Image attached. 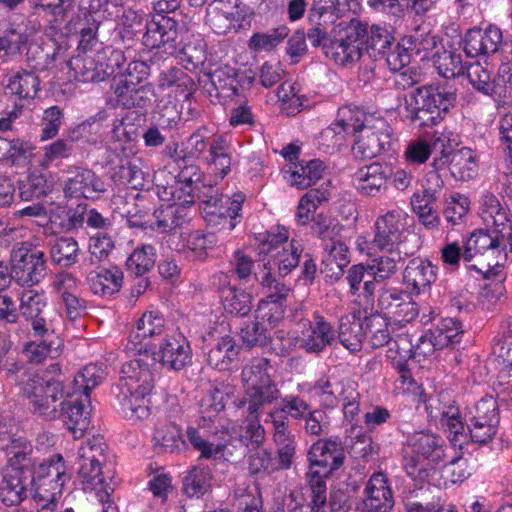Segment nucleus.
I'll list each match as a JSON object with an SVG mask.
<instances>
[{
	"mask_svg": "<svg viewBox=\"0 0 512 512\" xmlns=\"http://www.w3.org/2000/svg\"><path fill=\"white\" fill-rule=\"evenodd\" d=\"M288 239V230L283 227L277 233L268 234L259 244L260 259L253 275L263 288L272 290L274 284L281 283L276 277H286L299 265L303 245Z\"/></svg>",
	"mask_w": 512,
	"mask_h": 512,
	"instance_id": "obj_1",
	"label": "nucleus"
},
{
	"mask_svg": "<svg viewBox=\"0 0 512 512\" xmlns=\"http://www.w3.org/2000/svg\"><path fill=\"white\" fill-rule=\"evenodd\" d=\"M32 452V446L21 439L7 447L9 458L0 483V499L6 506H17L35 493Z\"/></svg>",
	"mask_w": 512,
	"mask_h": 512,
	"instance_id": "obj_2",
	"label": "nucleus"
},
{
	"mask_svg": "<svg viewBox=\"0 0 512 512\" xmlns=\"http://www.w3.org/2000/svg\"><path fill=\"white\" fill-rule=\"evenodd\" d=\"M124 378L137 384L132 389L126 381L121 387H118L119 393L116 395L118 403L125 417L131 420H143L149 417V400L146 399L151 394L156 374L150 369V365L144 358H136L122 367Z\"/></svg>",
	"mask_w": 512,
	"mask_h": 512,
	"instance_id": "obj_3",
	"label": "nucleus"
},
{
	"mask_svg": "<svg viewBox=\"0 0 512 512\" xmlns=\"http://www.w3.org/2000/svg\"><path fill=\"white\" fill-rule=\"evenodd\" d=\"M107 461V445L103 436L96 435L88 439L78 451V477L84 490L95 491L100 501H108L113 487L107 482L112 480L104 471Z\"/></svg>",
	"mask_w": 512,
	"mask_h": 512,
	"instance_id": "obj_4",
	"label": "nucleus"
},
{
	"mask_svg": "<svg viewBox=\"0 0 512 512\" xmlns=\"http://www.w3.org/2000/svg\"><path fill=\"white\" fill-rule=\"evenodd\" d=\"M456 95L439 86L423 85L409 94L408 109L412 122L420 127L437 125L454 106Z\"/></svg>",
	"mask_w": 512,
	"mask_h": 512,
	"instance_id": "obj_5",
	"label": "nucleus"
},
{
	"mask_svg": "<svg viewBox=\"0 0 512 512\" xmlns=\"http://www.w3.org/2000/svg\"><path fill=\"white\" fill-rule=\"evenodd\" d=\"M411 455H404L403 469L413 481L425 482L430 475V463H439L445 457L444 440L428 431H417L407 438Z\"/></svg>",
	"mask_w": 512,
	"mask_h": 512,
	"instance_id": "obj_6",
	"label": "nucleus"
},
{
	"mask_svg": "<svg viewBox=\"0 0 512 512\" xmlns=\"http://www.w3.org/2000/svg\"><path fill=\"white\" fill-rule=\"evenodd\" d=\"M510 235V227L502 229L501 226L490 225L485 229L473 231L466 241L462 257L470 262L476 255L483 257L487 262V274H496V269L503 266L506 259V236Z\"/></svg>",
	"mask_w": 512,
	"mask_h": 512,
	"instance_id": "obj_7",
	"label": "nucleus"
},
{
	"mask_svg": "<svg viewBox=\"0 0 512 512\" xmlns=\"http://www.w3.org/2000/svg\"><path fill=\"white\" fill-rule=\"evenodd\" d=\"M21 391L29 400L34 414L47 420L60 417V402L66 398L61 379H44L38 374H32L22 383Z\"/></svg>",
	"mask_w": 512,
	"mask_h": 512,
	"instance_id": "obj_8",
	"label": "nucleus"
},
{
	"mask_svg": "<svg viewBox=\"0 0 512 512\" xmlns=\"http://www.w3.org/2000/svg\"><path fill=\"white\" fill-rule=\"evenodd\" d=\"M34 487L33 499L44 502L42 509L54 505V501L62 494L65 483L70 479L67 466L61 454H55L43 462L34 458Z\"/></svg>",
	"mask_w": 512,
	"mask_h": 512,
	"instance_id": "obj_9",
	"label": "nucleus"
},
{
	"mask_svg": "<svg viewBox=\"0 0 512 512\" xmlns=\"http://www.w3.org/2000/svg\"><path fill=\"white\" fill-rule=\"evenodd\" d=\"M11 275L21 286L38 284L46 275V258L43 251L33 249L27 242L17 243L10 256Z\"/></svg>",
	"mask_w": 512,
	"mask_h": 512,
	"instance_id": "obj_10",
	"label": "nucleus"
},
{
	"mask_svg": "<svg viewBox=\"0 0 512 512\" xmlns=\"http://www.w3.org/2000/svg\"><path fill=\"white\" fill-rule=\"evenodd\" d=\"M407 214L400 209L388 210L374 223L372 245L379 250H407L405 243L411 236L407 227Z\"/></svg>",
	"mask_w": 512,
	"mask_h": 512,
	"instance_id": "obj_11",
	"label": "nucleus"
},
{
	"mask_svg": "<svg viewBox=\"0 0 512 512\" xmlns=\"http://www.w3.org/2000/svg\"><path fill=\"white\" fill-rule=\"evenodd\" d=\"M150 355L143 356L150 365V369L160 362L163 367L181 371L192 363V349L189 341L181 333L166 335L156 352L151 348Z\"/></svg>",
	"mask_w": 512,
	"mask_h": 512,
	"instance_id": "obj_12",
	"label": "nucleus"
},
{
	"mask_svg": "<svg viewBox=\"0 0 512 512\" xmlns=\"http://www.w3.org/2000/svg\"><path fill=\"white\" fill-rule=\"evenodd\" d=\"M391 127L383 118L371 120L356 136L352 146L353 156L360 160L372 159L390 146Z\"/></svg>",
	"mask_w": 512,
	"mask_h": 512,
	"instance_id": "obj_13",
	"label": "nucleus"
},
{
	"mask_svg": "<svg viewBox=\"0 0 512 512\" xmlns=\"http://www.w3.org/2000/svg\"><path fill=\"white\" fill-rule=\"evenodd\" d=\"M464 74L478 92L502 102L512 98V84L500 71L497 76L492 77L486 67L479 62H474L466 66Z\"/></svg>",
	"mask_w": 512,
	"mask_h": 512,
	"instance_id": "obj_14",
	"label": "nucleus"
},
{
	"mask_svg": "<svg viewBox=\"0 0 512 512\" xmlns=\"http://www.w3.org/2000/svg\"><path fill=\"white\" fill-rule=\"evenodd\" d=\"M378 307L384 314V318L399 325L413 321L419 313L418 305L410 293L396 288H389L381 292Z\"/></svg>",
	"mask_w": 512,
	"mask_h": 512,
	"instance_id": "obj_15",
	"label": "nucleus"
},
{
	"mask_svg": "<svg viewBox=\"0 0 512 512\" xmlns=\"http://www.w3.org/2000/svg\"><path fill=\"white\" fill-rule=\"evenodd\" d=\"M345 449L341 442L319 439L309 448L307 459L311 468H318L312 474L328 477L338 470L345 461Z\"/></svg>",
	"mask_w": 512,
	"mask_h": 512,
	"instance_id": "obj_16",
	"label": "nucleus"
},
{
	"mask_svg": "<svg viewBox=\"0 0 512 512\" xmlns=\"http://www.w3.org/2000/svg\"><path fill=\"white\" fill-rule=\"evenodd\" d=\"M110 89L116 104L125 109L146 108L151 105L154 87L149 83H132L126 78H113Z\"/></svg>",
	"mask_w": 512,
	"mask_h": 512,
	"instance_id": "obj_17",
	"label": "nucleus"
},
{
	"mask_svg": "<svg viewBox=\"0 0 512 512\" xmlns=\"http://www.w3.org/2000/svg\"><path fill=\"white\" fill-rule=\"evenodd\" d=\"M63 191L68 197L95 200L106 192V186L102 178L94 171L77 167L73 175L65 181Z\"/></svg>",
	"mask_w": 512,
	"mask_h": 512,
	"instance_id": "obj_18",
	"label": "nucleus"
},
{
	"mask_svg": "<svg viewBox=\"0 0 512 512\" xmlns=\"http://www.w3.org/2000/svg\"><path fill=\"white\" fill-rule=\"evenodd\" d=\"M145 33L142 43L149 49L160 48L168 45L169 48H176L178 38L177 21L173 18L156 14L145 24Z\"/></svg>",
	"mask_w": 512,
	"mask_h": 512,
	"instance_id": "obj_19",
	"label": "nucleus"
},
{
	"mask_svg": "<svg viewBox=\"0 0 512 512\" xmlns=\"http://www.w3.org/2000/svg\"><path fill=\"white\" fill-rule=\"evenodd\" d=\"M391 175L389 166L373 162L359 168L352 176L357 191L367 197H375L387 189Z\"/></svg>",
	"mask_w": 512,
	"mask_h": 512,
	"instance_id": "obj_20",
	"label": "nucleus"
},
{
	"mask_svg": "<svg viewBox=\"0 0 512 512\" xmlns=\"http://www.w3.org/2000/svg\"><path fill=\"white\" fill-rule=\"evenodd\" d=\"M364 495V512H390L394 507L393 492L383 473H374L369 478Z\"/></svg>",
	"mask_w": 512,
	"mask_h": 512,
	"instance_id": "obj_21",
	"label": "nucleus"
},
{
	"mask_svg": "<svg viewBox=\"0 0 512 512\" xmlns=\"http://www.w3.org/2000/svg\"><path fill=\"white\" fill-rule=\"evenodd\" d=\"M502 40V32L496 26L489 25L485 30L470 29L465 35L464 51L469 57L494 55Z\"/></svg>",
	"mask_w": 512,
	"mask_h": 512,
	"instance_id": "obj_22",
	"label": "nucleus"
},
{
	"mask_svg": "<svg viewBox=\"0 0 512 512\" xmlns=\"http://www.w3.org/2000/svg\"><path fill=\"white\" fill-rule=\"evenodd\" d=\"M76 394L67 392L66 398L60 402V419L75 439L84 436L90 425L89 412L86 410L84 400L74 398Z\"/></svg>",
	"mask_w": 512,
	"mask_h": 512,
	"instance_id": "obj_23",
	"label": "nucleus"
},
{
	"mask_svg": "<svg viewBox=\"0 0 512 512\" xmlns=\"http://www.w3.org/2000/svg\"><path fill=\"white\" fill-rule=\"evenodd\" d=\"M265 299L259 302L257 319L262 320L271 329L274 328L284 317L286 298L290 288L284 283H276Z\"/></svg>",
	"mask_w": 512,
	"mask_h": 512,
	"instance_id": "obj_24",
	"label": "nucleus"
},
{
	"mask_svg": "<svg viewBox=\"0 0 512 512\" xmlns=\"http://www.w3.org/2000/svg\"><path fill=\"white\" fill-rule=\"evenodd\" d=\"M99 51L94 53H77L67 62L71 76L81 82H101L106 79Z\"/></svg>",
	"mask_w": 512,
	"mask_h": 512,
	"instance_id": "obj_25",
	"label": "nucleus"
},
{
	"mask_svg": "<svg viewBox=\"0 0 512 512\" xmlns=\"http://www.w3.org/2000/svg\"><path fill=\"white\" fill-rule=\"evenodd\" d=\"M87 283L91 291L100 296H110L118 293L123 285L124 275L120 268L97 267L87 274Z\"/></svg>",
	"mask_w": 512,
	"mask_h": 512,
	"instance_id": "obj_26",
	"label": "nucleus"
},
{
	"mask_svg": "<svg viewBox=\"0 0 512 512\" xmlns=\"http://www.w3.org/2000/svg\"><path fill=\"white\" fill-rule=\"evenodd\" d=\"M435 280V267L426 259H411L403 272L404 283L416 294L424 292Z\"/></svg>",
	"mask_w": 512,
	"mask_h": 512,
	"instance_id": "obj_27",
	"label": "nucleus"
},
{
	"mask_svg": "<svg viewBox=\"0 0 512 512\" xmlns=\"http://www.w3.org/2000/svg\"><path fill=\"white\" fill-rule=\"evenodd\" d=\"M164 330V319L158 312H146L137 321L136 331L130 335V343L134 345V349L140 345L138 351L139 356H147L152 347H148V343L142 344L147 338L160 335Z\"/></svg>",
	"mask_w": 512,
	"mask_h": 512,
	"instance_id": "obj_28",
	"label": "nucleus"
},
{
	"mask_svg": "<svg viewBox=\"0 0 512 512\" xmlns=\"http://www.w3.org/2000/svg\"><path fill=\"white\" fill-rule=\"evenodd\" d=\"M47 245L53 264L68 269L79 262L81 251L75 238L57 237L49 240Z\"/></svg>",
	"mask_w": 512,
	"mask_h": 512,
	"instance_id": "obj_29",
	"label": "nucleus"
},
{
	"mask_svg": "<svg viewBox=\"0 0 512 512\" xmlns=\"http://www.w3.org/2000/svg\"><path fill=\"white\" fill-rule=\"evenodd\" d=\"M273 429V439L277 446V458H275L277 470H287L292 466L296 453L295 436L283 421H276Z\"/></svg>",
	"mask_w": 512,
	"mask_h": 512,
	"instance_id": "obj_30",
	"label": "nucleus"
},
{
	"mask_svg": "<svg viewBox=\"0 0 512 512\" xmlns=\"http://www.w3.org/2000/svg\"><path fill=\"white\" fill-rule=\"evenodd\" d=\"M280 402L273 410L268 413L271 419L273 428H275L276 421L284 422L288 425V416L293 419L300 420L308 413L310 405L298 395H286L279 398Z\"/></svg>",
	"mask_w": 512,
	"mask_h": 512,
	"instance_id": "obj_31",
	"label": "nucleus"
},
{
	"mask_svg": "<svg viewBox=\"0 0 512 512\" xmlns=\"http://www.w3.org/2000/svg\"><path fill=\"white\" fill-rule=\"evenodd\" d=\"M365 337L366 332L363 320L357 318L355 315L341 317L338 339L346 349L351 352L360 351Z\"/></svg>",
	"mask_w": 512,
	"mask_h": 512,
	"instance_id": "obj_32",
	"label": "nucleus"
},
{
	"mask_svg": "<svg viewBox=\"0 0 512 512\" xmlns=\"http://www.w3.org/2000/svg\"><path fill=\"white\" fill-rule=\"evenodd\" d=\"M334 340L335 333L331 324L324 317L317 315L314 318V325L311 326V332L302 340L301 347L307 352L318 354Z\"/></svg>",
	"mask_w": 512,
	"mask_h": 512,
	"instance_id": "obj_33",
	"label": "nucleus"
},
{
	"mask_svg": "<svg viewBox=\"0 0 512 512\" xmlns=\"http://www.w3.org/2000/svg\"><path fill=\"white\" fill-rule=\"evenodd\" d=\"M155 219L151 224L152 228L160 232H173L180 228L184 223L188 222L187 209L179 205H162L153 212Z\"/></svg>",
	"mask_w": 512,
	"mask_h": 512,
	"instance_id": "obj_34",
	"label": "nucleus"
},
{
	"mask_svg": "<svg viewBox=\"0 0 512 512\" xmlns=\"http://www.w3.org/2000/svg\"><path fill=\"white\" fill-rule=\"evenodd\" d=\"M449 170L453 178L467 181L477 175L478 163L476 156L470 148L463 147L451 153Z\"/></svg>",
	"mask_w": 512,
	"mask_h": 512,
	"instance_id": "obj_35",
	"label": "nucleus"
},
{
	"mask_svg": "<svg viewBox=\"0 0 512 512\" xmlns=\"http://www.w3.org/2000/svg\"><path fill=\"white\" fill-rule=\"evenodd\" d=\"M237 355L238 349L234 338L226 335L221 337L209 350L207 363L214 369L227 371L230 369Z\"/></svg>",
	"mask_w": 512,
	"mask_h": 512,
	"instance_id": "obj_36",
	"label": "nucleus"
},
{
	"mask_svg": "<svg viewBox=\"0 0 512 512\" xmlns=\"http://www.w3.org/2000/svg\"><path fill=\"white\" fill-rule=\"evenodd\" d=\"M248 396L247 413L259 412L265 405H269L281 398L280 390L272 379L262 384L245 389Z\"/></svg>",
	"mask_w": 512,
	"mask_h": 512,
	"instance_id": "obj_37",
	"label": "nucleus"
},
{
	"mask_svg": "<svg viewBox=\"0 0 512 512\" xmlns=\"http://www.w3.org/2000/svg\"><path fill=\"white\" fill-rule=\"evenodd\" d=\"M40 81L33 71L21 70L9 78L6 91L20 100L33 99L39 91Z\"/></svg>",
	"mask_w": 512,
	"mask_h": 512,
	"instance_id": "obj_38",
	"label": "nucleus"
},
{
	"mask_svg": "<svg viewBox=\"0 0 512 512\" xmlns=\"http://www.w3.org/2000/svg\"><path fill=\"white\" fill-rule=\"evenodd\" d=\"M377 118L367 114L362 108L345 106L338 110L336 122L347 135H359L371 120Z\"/></svg>",
	"mask_w": 512,
	"mask_h": 512,
	"instance_id": "obj_39",
	"label": "nucleus"
},
{
	"mask_svg": "<svg viewBox=\"0 0 512 512\" xmlns=\"http://www.w3.org/2000/svg\"><path fill=\"white\" fill-rule=\"evenodd\" d=\"M348 11L347 0H313L308 19L311 24H320L326 19L329 24Z\"/></svg>",
	"mask_w": 512,
	"mask_h": 512,
	"instance_id": "obj_40",
	"label": "nucleus"
},
{
	"mask_svg": "<svg viewBox=\"0 0 512 512\" xmlns=\"http://www.w3.org/2000/svg\"><path fill=\"white\" fill-rule=\"evenodd\" d=\"M156 262V250L150 244H143L133 250L125 263L126 271L141 278L154 267Z\"/></svg>",
	"mask_w": 512,
	"mask_h": 512,
	"instance_id": "obj_41",
	"label": "nucleus"
},
{
	"mask_svg": "<svg viewBox=\"0 0 512 512\" xmlns=\"http://www.w3.org/2000/svg\"><path fill=\"white\" fill-rule=\"evenodd\" d=\"M221 298L224 309L229 314L244 317L252 310V296L243 289L235 286L224 287Z\"/></svg>",
	"mask_w": 512,
	"mask_h": 512,
	"instance_id": "obj_42",
	"label": "nucleus"
},
{
	"mask_svg": "<svg viewBox=\"0 0 512 512\" xmlns=\"http://www.w3.org/2000/svg\"><path fill=\"white\" fill-rule=\"evenodd\" d=\"M212 474L207 466H194L183 478V492L189 497L199 498L211 487Z\"/></svg>",
	"mask_w": 512,
	"mask_h": 512,
	"instance_id": "obj_43",
	"label": "nucleus"
},
{
	"mask_svg": "<svg viewBox=\"0 0 512 512\" xmlns=\"http://www.w3.org/2000/svg\"><path fill=\"white\" fill-rule=\"evenodd\" d=\"M210 82L217 92V96L233 97L237 94V68L228 64L218 66L208 73Z\"/></svg>",
	"mask_w": 512,
	"mask_h": 512,
	"instance_id": "obj_44",
	"label": "nucleus"
},
{
	"mask_svg": "<svg viewBox=\"0 0 512 512\" xmlns=\"http://www.w3.org/2000/svg\"><path fill=\"white\" fill-rule=\"evenodd\" d=\"M324 54L341 66H347L360 59L358 44L345 42L342 38L330 39L325 43Z\"/></svg>",
	"mask_w": 512,
	"mask_h": 512,
	"instance_id": "obj_45",
	"label": "nucleus"
},
{
	"mask_svg": "<svg viewBox=\"0 0 512 512\" xmlns=\"http://www.w3.org/2000/svg\"><path fill=\"white\" fill-rule=\"evenodd\" d=\"M325 169L324 163L319 159H313L305 164L295 165L291 173V183L299 189H307L322 178Z\"/></svg>",
	"mask_w": 512,
	"mask_h": 512,
	"instance_id": "obj_46",
	"label": "nucleus"
},
{
	"mask_svg": "<svg viewBox=\"0 0 512 512\" xmlns=\"http://www.w3.org/2000/svg\"><path fill=\"white\" fill-rule=\"evenodd\" d=\"M174 163L179 169L176 176L177 184L180 190L189 196V190H194L196 186H199L203 182L202 172L192 161L185 159V156L177 153Z\"/></svg>",
	"mask_w": 512,
	"mask_h": 512,
	"instance_id": "obj_47",
	"label": "nucleus"
},
{
	"mask_svg": "<svg viewBox=\"0 0 512 512\" xmlns=\"http://www.w3.org/2000/svg\"><path fill=\"white\" fill-rule=\"evenodd\" d=\"M366 337L372 348H380L391 343L387 319L380 314H371L363 319Z\"/></svg>",
	"mask_w": 512,
	"mask_h": 512,
	"instance_id": "obj_48",
	"label": "nucleus"
},
{
	"mask_svg": "<svg viewBox=\"0 0 512 512\" xmlns=\"http://www.w3.org/2000/svg\"><path fill=\"white\" fill-rule=\"evenodd\" d=\"M434 65L442 77L446 79L464 75L466 66L462 63V55L455 50L437 51L433 55Z\"/></svg>",
	"mask_w": 512,
	"mask_h": 512,
	"instance_id": "obj_49",
	"label": "nucleus"
},
{
	"mask_svg": "<svg viewBox=\"0 0 512 512\" xmlns=\"http://www.w3.org/2000/svg\"><path fill=\"white\" fill-rule=\"evenodd\" d=\"M395 43L391 33L383 27L372 25L365 39V49L375 60L380 59Z\"/></svg>",
	"mask_w": 512,
	"mask_h": 512,
	"instance_id": "obj_50",
	"label": "nucleus"
},
{
	"mask_svg": "<svg viewBox=\"0 0 512 512\" xmlns=\"http://www.w3.org/2000/svg\"><path fill=\"white\" fill-rule=\"evenodd\" d=\"M403 39L412 55L419 57L421 61L427 59L429 53L437 47V37L430 30L417 28L411 35L405 36Z\"/></svg>",
	"mask_w": 512,
	"mask_h": 512,
	"instance_id": "obj_51",
	"label": "nucleus"
},
{
	"mask_svg": "<svg viewBox=\"0 0 512 512\" xmlns=\"http://www.w3.org/2000/svg\"><path fill=\"white\" fill-rule=\"evenodd\" d=\"M388 255H383L372 260V265L369 266L372 275L380 280L388 279L397 271V263L401 261L402 254L407 257L414 253V250H386Z\"/></svg>",
	"mask_w": 512,
	"mask_h": 512,
	"instance_id": "obj_52",
	"label": "nucleus"
},
{
	"mask_svg": "<svg viewBox=\"0 0 512 512\" xmlns=\"http://www.w3.org/2000/svg\"><path fill=\"white\" fill-rule=\"evenodd\" d=\"M270 366V360L267 358L257 357L251 359L242 368L241 372V381L245 389L272 380L268 372Z\"/></svg>",
	"mask_w": 512,
	"mask_h": 512,
	"instance_id": "obj_53",
	"label": "nucleus"
},
{
	"mask_svg": "<svg viewBox=\"0 0 512 512\" xmlns=\"http://www.w3.org/2000/svg\"><path fill=\"white\" fill-rule=\"evenodd\" d=\"M63 342H54L47 340H34L27 342L23 347V354L31 363H41L47 357L56 358L60 355Z\"/></svg>",
	"mask_w": 512,
	"mask_h": 512,
	"instance_id": "obj_54",
	"label": "nucleus"
},
{
	"mask_svg": "<svg viewBox=\"0 0 512 512\" xmlns=\"http://www.w3.org/2000/svg\"><path fill=\"white\" fill-rule=\"evenodd\" d=\"M240 337L247 347H263L272 339L271 328L256 316L254 321L241 328Z\"/></svg>",
	"mask_w": 512,
	"mask_h": 512,
	"instance_id": "obj_55",
	"label": "nucleus"
},
{
	"mask_svg": "<svg viewBox=\"0 0 512 512\" xmlns=\"http://www.w3.org/2000/svg\"><path fill=\"white\" fill-rule=\"evenodd\" d=\"M155 445L164 452L173 453L185 448L186 443L182 439L181 430L175 424H165L154 432Z\"/></svg>",
	"mask_w": 512,
	"mask_h": 512,
	"instance_id": "obj_56",
	"label": "nucleus"
},
{
	"mask_svg": "<svg viewBox=\"0 0 512 512\" xmlns=\"http://www.w3.org/2000/svg\"><path fill=\"white\" fill-rule=\"evenodd\" d=\"M482 212L481 217L486 226H501L502 229L510 227L509 219L497 197L492 193H486L482 196Z\"/></svg>",
	"mask_w": 512,
	"mask_h": 512,
	"instance_id": "obj_57",
	"label": "nucleus"
},
{
	"mask_svg": "<svg viewBox=\"0 0 512 512\" xmlns=\"http://www.w3.org/2000/svg\"><path fill=\"white\" fill-rule=\"evenodd\" d=\"M432 332H435V344L443 348L459 344L464 333L461 321L455 318L443 319Z\"/></svg>",
	"mask_w": 512,
	"mask_h": 512,
	"instance_id": "obj_58",
	"label": "nucleus"
},
{
	"mask_svg": "<svg viewBox=\"0 0 512 512\" xmlns=\"http://www.w3.org/2000/svg\"><path fill=\"white\" fill-rule=\"evenodd\" d=\"M226 385L218 384L211 388L200 402L203 419L213 420L225 408Z\"/></svg>",
	"mask_w": 512,
	"mask_h": 512,
	"instance_id": "obj_59",
	"label": "nucleus"
},
{
	"mask_svg": "<svg viewBox=\"0 0 512 512\" xmlns=\"http://www.w3.org/2000/svg\"><path fill=\"white\" fill-rule=\"evenodd\" d=\"M96 365H87L73 379V394L84 396L85 401H89L90 392L101 381Z\"/></svg>",
	"mask_w": 512,
	"mask_h": 512,
	"instance_id": "obj_60",
	"label": "nucleus"
},
{
	"mask_svg": "<svg viewBox=\"0 0 512 512\" xmlns=\"http://www.w3.org/2000/svg\"><path fill=\"white\" fill-rule=\"evenodd\" d=\"M215 243L216 237L213 233L202 234L195 231L188 237L187 257L192 260L203 261L208 257V250L213 248Z\"/></svg>",
	"mask_w": 512,
	"mask_h": 512,
	"instance_id": "obj_61",
	"label": "nucleus"
},
{
	"mask_svg": "<svg viewBox=\"0 0 512 512\" xmlns=\"http://www.w3.org/2000/svg\"><path fill=\"white\" fill-rule=\"evenodd\" d=\"M206 160L221 178H224L231 170V156L222 139H215L210 143L209 157Z\"/></svg>",
	"mask_w": 512,
	"mask_h": 512,
	"instance_id": "obj_62",
	"label": "nucleus"
},
{
	"mask_svg": "<svg viewBox=\"0 0 512 512\" xmlns=\"http://www.w3.org/2000/svg\"><path fill=\"white\" fill-rule=\"evenodd\" d=\"M345 140L346 134L343 128L335 121L320 132L318 136L319 149L329 154L338 152L345 144Z\"/></svg>",
	"mask_w": 512,
	"mask_h": 512,
	"instance_id": "obj_63",
	"label": "nucleus"
},
{
	"mask_svg": "<svg viewBox=\"0 0 512 512\" xmlns=\"http://www.w3.org/2000/svg\"><path fill=\"white\" fill-rule=\"evenodd\" d=\"M46 306L47 303L43 294L31 290L22 293L19 309L21 315L27 321L45 316Z\"/></svg>",
	"mask_w": 512,
	"mask_h": 512,
	"instance_id": "obj_64",
	"label": "nucleus"
}]
</instances>
